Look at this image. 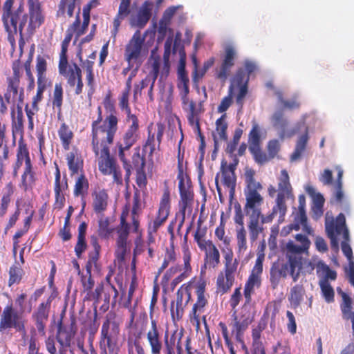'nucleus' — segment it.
Listing matches in <instances>:
<instances>
[{
	"label": "nucleus",
	"instance_id": "obj_1",
	"mask_svg": "<svg viewBox=\"0 0 354 354\" xmlns=\"http://www.w3.org/2000/svg\"><path fill=\"white\" fill-rule=\"evenodd\" d=\"M295 240L299 243H295L293 241L287 242L285 246V255L287 261L278 259L272 263L270 269V283L271 288H277L281 281L290 275L293 281L298 280L302 267V255L308 254L310 241L308 238L301 234H297L295 236Z\"/></svg>",
	"mask_w": 354,
	"mask_h": 354
},
{
	"label": "nucleus",
	"instance_id": "obj_2",
	"mask_svg": "<svg viewBox=\"0 0 354 354\" xmlns=\"http://www.w3.org/2000/svg\"><path fill=\"white\" fill-rule=\"evenodd\" d=\"M206 290L207 281L202 275L195 276L183 283L176 292V301L171 303L170 311L173 319L179 320L182 318L184 307L191 301V291L194 290L196 299L189 313V318L191 321L199 324L201 316L209 304V295Z\"/></svg>",
	"mask_w": 354,
	"mask_h": 354
},
{
	"label": "nucleus",
	"instance_id": "obj_3",
	"mask_svg": "<svg viewBox=\"0 0 354 354\" xmlns=\"http://www.w3.org/2000/svg\"><path fill=\"white\" fill-rule=\"evenodd\" d=\"M245 188L244 195L245 203L243 207L244 212L249 217L248 230L250 240L254 242L262 231L259 225V219H261V206L264 203V198L260 194L263 189L261 183L255 179V171L252 169H248L245 171Z\"/></svg>",
	"mask_w": 354,
	"mask_h": 354
},
{
	"label": "nucleus",
	"instance_id": "obj_4",
	"mask_svg": "<svg viewBox=\"0 0 354 354\" xmlns=\"http://www.w3.org/2000/svg\"><path fill=\"white\" fill-rule=\"evenodd\" d=\"M14 0H6L2 8L1 20L5 29L9 28L19 30V44H24V29L30 21L29 12H25L24 3H20L17 8H13ZM28 32V31L27 30Z\"/></svg>",
	"mask_w": 354,
	"mask_h": 354
},
{
	"label": "nucleus",
	"instance_id": "obj_5",
	"mask_svg": "<svg viewBox=\"0 0 354 354\" xmlns=\"http://www.w3.org/2000/svg\"><path fill=\"white\" fill-rule=\"evenodd\" d=\"M292 196V187L290 183L289 176L288 172L283 169L281 171V177L278 183V193L275 198L274 205L269 214L261 216V223H271L277 216H279L278 222L279 223H283L288 209L286 199L289 198Z\"/></svg>",
	"mask_w": 354,
	"mask_h": 354
},
{
	"label": "nucleus",
	"instance_id": "obj_6",
	"mask_svg": "<svg viewBox=\"0 0 354 354\" xmlns=\"http://www.w3.org/2000/svg\"><path fill=\"white\" fill-rule=\"evenodd\" d=\"M316 268L317 275L319 279V284L322 292L328 302L332 301V286L329 281L332 279V269L326 265L317 256H313L310 259L304 261L302 258V267L305 272L311 274Z\"/></svg>",
	"mask_w": 354,
	"mask_h": 354
},
{
	"label": "nucleus",
	"instance_id": "obj_7",
	"mask_svg": "<svg viewBox=\"0 0 354 354\" xmlns=\"http://www.w3.org/2000/svg\"><path fill=\"white\" fill-rule=\"evenodd\" d=\"M115 137L92 139V150L97 158L100 171L104 175H111V171L118 165L114 157L111 156L110 146Z\"/></svg>",
	"mask_w": 354,
	"mask_h": 354
},
{
	"label": "nucleus",
	"instance_id": "obj_8",
	"mask_svg": "<svg viewBox=\"0 0 354 354\" xmlns=\"http://www.w3.org/2000/svg\"><path fill=\"white\" fill-rule=\"evenodd\" d=\"M75 332L69 330L60 323L57 326L55 335H49L45 340V346L50 354H74L71 348Z\"/></svg>",
	"mask_w": 354,
	"mask_h": 354
},
{
	"label": "nucleus",
	"instance_id": "obj_9",
	"mask_svg": "<svg viewBox=\"0 0 354 354\" xmlns=\"http://www.w3.org/2000/svg\"><path fill=\"white\" fill-rule=\"evenodd\" d=\"M115 318L116 314L113 311H109L105 316L100 331V354H108L106 349L113 350L115 345V339L120 333V326Z\"/></svg>",
	"mask_w": 354,
	"mask_h": 354
},
{
	"label": "nucleus",
	"instance_id": "obj_10",
	"mask_svg": "<svg viewBox=\"0 0 354 354\" xmlns=\"http://www.w3.org/2000/svg\"><path fill=\"white\" fill-rule=\"evenodd\" d=\"M239 163V160L234 158L233 162L227 164V161L223 160L221 164V172L217 173L215 177V184L219 196H221V188L218 184V178L221 174L222 184L229 190L230 197L235 194L236 176L235 170Z\"/></svg>",
	"mask_w": 354,
	"mask_h": 354
},
{
	"label": "nucleus",
	"instance_id": "obj_11",
	"mask_svg": "<svg viewBox=\"0 0 354 354\" xmlns=\"http://www.w3.org/2000/svg\"><path fill=\"white\" fill-rule=\"evenodd\" d=\"M59 73L66 79L67 84L71 87L75 86V93L80 95L83 91L82 70L73 62L68 64V59L59 60L58 64Z\"/></svg>",
	"mask_w": 354,
	"mask_h": 354
},
{
	"label": "nucleus",
	"instance_id": "obj_12",
	"mask_svg": "<svg viewBox=\"0 0 354 354\" xmlns=\"http://www.w3.org/2000/svg\"><path fill=\"white\" fill-rule=\"evenodd\" d=\"M47 56L38 55L36 57L35 71L37 75V88L36 95L32 97L31 106L39 108V103L43 99V94L48 85L47 72Z\"/></svg>",
	"mask_w": 354,
	"mask_h": 354
},
{
	"label": "nucleus",
	"instance_id": "obj_13",
	"mask_svg": "<svg viewBox=\"0 0 354 354\" xmlns=\"http://www.w3.org/2000/svg\"><path fill=\"white\" fill-rule=\"evenodd\" d=\"M171 209L170 191L165 183L162 195L161 196L158 209L154 218L148 222L147 228L153 232H158L167 220Z\"/></svg>",
	"mask_w": 354,
	"mask_h": 354
},
{
	"label": "nucleus",
	"instance_id": "obj_14",
	"mask_svg": "<svg viewBox=\"0 0 354 354\" xmlns=\"http://www.w3.org/2000/svg\"><path fill=\"white\" fill-rule=\"evenodd\" d=\"M128 212L123 211L120 216V224L116 228L118 237L116 239L115 257L123 261L129 250L128 238L130 232V225L127 221Z\"/></svg>",
	"mask_w": 354,
	"mask_h": 354
},
{
	"label": "nucleus",
	"instance_id": "obj_15",
	"mask_svg": "<svg viewBox=\"0 0 354 354\" xmlns=\"http://www.w3.org/2000/svg\"><path fill=\"white\" fill-rule=\"evenodd\" d=\"M15 328L18 331L24 330V322L12 304L7 305L1 315L0 330Z\"/></svg>",
	"mask_w": 354,
	"mask_h": 354
},
{
	"label": "nucleus",
	"instance_id": "obj_16",
	"mask_svg": "<svg viewBox=\"0 0 354 354\" xmlns=\"http://www.w3.org/2000/svg\"><path fill=\"white\" fill-rule=\"evenodd\" d=\"M144 41L145 38L141 36L140 32L137 30L127 44L124 57L129 67H133V64L140 59Z\"/></svg>",
	"mask_w": 354,
	"mask_h": 354
},
{
	"label": "nucleus",
	"instance_id": "obj_17",
	"mask_svg": "<svg viewBox=\"0 0 354 354\" xmlns=\"http://www.w3.org/2000/svg\"><path fill=\"white\" fill-rule=\"evenodd\" d=\"M55 202L53 203V208L57 209H62L65 205V192L68 189V184L66 176H64L63 180H61V174L59 166L56 162H55Z\"/></svg>",
	"mask_w": 354,
	"mask_h": 354
},
{
	"label": "nucleus",
	"instance_id": "obj_18",
	"mask_svg": "<svg viewBox=\"0 0 354 354\" xmlns=\"http://www.w3.org/2000/svg\"><path fill=\"white\" fill-rule=\"evenodd\" d=\"M236 58V51L235 48L228 45L224 50V57L221 66L216 69L215 77L222 82H225L230 75L232 68L235 64Z\"/></svg>",
	"mask_w": 354,
	"mask_h": 354
},
{
	"label": "nucleus",
	"instance_id": "obj_19",
	"mask_svg": "<svg viewBox=\"0 0 354 354\" xmlns=\"http://www.w3.org/2000/svg\"><path fill=\"white\" fill-rule=\"evenodd\" d=\"M260 131L259 126L254 124L248 135L249 151L256 162H263L267 160L266 153L261 148Z\"/></svg>",
	"mask_w": 354,
	"mask_h": 354
},
{
	"label": "nucleus",
	"instance_id": "obj_20",
	"mask_svg": "<svg viewBox=\"0 0 354 354\" xmlns=\"http://www.w3.org/2000/svg\"><path fill=\"white\" fill-rule=\"evenodd\" d=\"M27 3L30 14L28 31L32 35L44 23L45 17L39 0H27Z\"/></svg>",
	"mask_w": 354,
	"mask_h": 354
},
{
	"label": "nucleus",
	"instance_id": "obj_21",
	"mask_svg": "<svg viewBox=\"0 0 354 354\" xmlns=\"http://www.w3.org/2000/svg\"><path fill=\"white\" fill-rule=\"evenodd\" d=\"M52 299L48 297L46 301L39 304L32 315V319L35 322L38 332L45 334V328L48 320Z\"/></svg>",
	"mask_w": 354,
	"mask_h": 354
},
{
	"label": "nucleus",
	"instance_id": "obj_22",
	"mask_svg": "<svg viewBox=\"0 0 354 354\" xmlns=\"http://www.w3.org/2000/svg\"><path fill=\"white\" fill-rule=\"evenodd\" d=\"M116 131L114 129L110 130L108 128L105 118L103 120L101 106L97 107V118L93 120L91 124V137L92 139L115 137Z\"/></svg>",
	"mask_w": 354,
	"mask_h": 354
},
{
	"label": "nucleus",
	"instance_id": "obj_23",
	"mask_svg": "<svg viewBox=\"0 0 354 354\" xmlns=\"http://www.w3.org/2000/svg\"><path fill=\"white\" fill-rule=\"evenodd\" d=\"M176 12V8L174 6H171L164 11L162 17L159 21L158 28L157 41L158 43L165 39L167 32L170 34L169 36H173V30L169 28V26Z\"/></svg>",
	"mask_w": 354,
	"mask_h": 354
},
{
	"label": "nucleus",
	"instance_id": "obj_24",
	"mask_svg": "<svg viewBox=\"0 0 354 354\" xmlns=\"http://www.w3.org/2000/svg\"><path fill=\"white\" fill-rule=\"evenodd\" d=\"M32 162L28 145L21 138L18 142V146L16 152V160L13 165V176L17 177L21 167L24 163V166Z\"/></svg>",
	"mask_w": 354,
	"mask_h": 354
},
{
	"label": "nucleus",
	"instance_id": "obj_25",
	"mask_svg": "<svg viewBox=\"0 0 354 354\" xmlns=\"http://www.w3.org/2000/svg\"><path fill=\"white\" fill-rule=\"evenodd\" d=\"M102 104L106 113L105 122L107 123L108 128L110 130L114 129L117 132L118 130L119 121L118 118V111L115 109L114 102L111 100V95L110 93L106 95L103 99Z\"/></svg>",
	"mask_w": 354,
	"mask_h": 354
},
{
	"label": "nucleus",
	"instance_id": "obj_26",
	"mask_svg": "<svg viewBox=\"0 0 354 354\" xmlns=\"http://www.w3.org/2000/svg\"><path fill=\"white\" fill-rule=\"evenodd\" d=\"M10 118L12 133L14 139L17 134L20 135L21 138H23L24 133V118L21 105L17 104L16 107L15 106L11 107Z\"/></svg>",
	"mask_w": 354,
	"mask_h": 354
},
{
	"label": "nucleus",
	"instance_id": "obj_27",
	"mask_svg": "<svg viewBox=\"0 0 354 354\" xmlns=\"http://www.w3.org/2000/svg\"><path fill=\"white\" fill-rule=\"evenodd\" d=\"M147 339L151 348V353L160 354L162 349V343L157 322L155 319L151 321V328L147 333Z\"/></svg>",
	"mask_w": 354,
	"mask_h": 354
},
{
	"label": "nucleus",
	"instance_id": "obj_28",
	"mask_svg": "<svg viewBox=\"0 0 354 354\" xmlns=\"http://www.w3.org/2000/svg\"><path fill=\"white\" fill-rule=\"evenodd\" d=\"M205 252L204 267L214 269L220 264L221 255L218 249L213 242H209L205 249H201Z\"/></svg>",
	"mask_w": 354,
	"mask_h": 354
},
{
	"label": "nucleus",
	"instance_id": "obj_29",
	"mask_svg": "<svg viewBox=\"0 0 354 354\" xmlns=\"http://www.w3.org/2000/svg\"><path fill=\"white\" fill-rule=\"evenodd\" d=\"M129 121H131V124L124 131L122 137V142H120L126 147H131L138 142L140 136L138 118L133 117Z\"/></svg>",
	"mask_w": 354,
	"mask_h": 354
},
{
	"label": "nucleus",
	"instance_id": "obj_30",
	"mask_svg": "<svg viewBox=\"0 0 354 354\" xmlns=\"http://www.w3.org/2000/svg\"><path fill=\"white\" fill-rule=\"evenodd\" d=\"M232 317V320L230 324V326L232 328V333L234 334L236 342H241V339L243 338L244 333L251 324L252 319L249 317H241L239 319L236 311L233 313Z\"/></svg>",
	"mask_w": 354,
	"mask_h": 354
},
{
	"label": "nucleus",
	"instance_id": "obj_31",
	"mask_svg": "<svg viewBox=\"0 0 354 354\" xmlns=\"http://www.w3.org/2000/svg\"><path fill=\"white\" fill-rule=\"evenodd\" d=\"M92 206L95 213L103 215L108 207L109 195L104 189L94 190L92 194Z\"/></svg>",
	"mask_w": 354,
	"mask_h": 354
},
{
	"label": "nucleus",
	"instance_id": "obj_32",
	"mask_svg": "<svg viewBox=\"0 0 354 354\" xmlns=\"http://www.w3.org/2000/svg\"><path fill=\"white\" fill-rule=\"evenodd\" d=\"M306 191L313 199L312 217L317 220L323 214L324 196L320 193L316 192L315 189L311 185L307 186Z\"/></svg>",
	"mask_w": 354,
	"mask_h": 354
},
{
	"label": "nucleus",
	"instance_id": "obj_33",
	"mask_svg": "<svg viewBox=\"0 0 354 354\" xmlns=\"http://www.w3.org/2000/svg\"><path fill=\"white\" fill-rule=\"evenodd\" d=\"M346 232L349 234L348 229L346 224V218L343 213L333 218V249L338 250L340 236H345Z\"/></svg>",
	"mask_w": 354,
	"mask_h": 354
},
{
	"label": "nucleus",
	"instance_id": "obj_34",
	"mask_svg": "<svg viewBox=\"0 0 354 354\" xmlns=\"http://www.w3.org/2000/svg\"><path fill=\"white\" fill-rule=\"evenodd\" d=\"M227 123L226 122V114L223 113L216 121V133H213L214 140V153H216L218 149V140L226 141L227 140Z\"/></svg>",
	"mask_w": 354,
	"mask_h": 354
},
{
	"label": "nucleus",
	"instance_id": "obj_35",
	"mask_svg": "<svg viewBox=\"0 0 354 354\" xmlns=\"http://www.w3.org/2000/svg\"><path fill=\"white\" fill-rule=\"evenodd\" d=\"M173 43V36H169L166 39L164 44V53H163V64L162 66L160 64V80L166 79L170 71V55L171 46Z\"/></svg>",
	"mask_w": 354,
	"mask_h": 354
},
{
	"label": "nucleus",
	"instance_id": "obj_36",
	"mask_svg": "<svg viewBox=\"0 0 354 354\" xmlns=\"http://www.w3.org/2000/svg\"><path fill=\"white\" fill-rule=\"evenodd\" d=\"M224 253V270L223 274L227 277H232L235 279V274L237 270L239 261L237 259H233L234 253L230 248H226V250H223Z\"/></svg>",
	"mask_w": 354,
	"mask_h": 354
},
{
	"label": "nucleus",
	"instance_id": "obj_37",
	"mask_svg": "<svg viewBox=\"0 0 354 354\" xmlns=\"http://www.w3.org/2000/svg\"><path fill=\"white\" fill-rule=\"evenodd\" d=\"M178 181L180 205L182 211L185 212L187 206L193 201L194 193L189 183H185V179H180Z\"/></svg>",
	"mask_w": 354,
	"mask_h": 354
},
{
	"label": "nucleus",
	"instance_id": "obj_38",
	"mask_svg": "<svg viewBox=\"0 0 354 354\" xmlns=\"http://www.w3.org/2000/svg\"><path fill=\"white\" fill-rule=\"evenodd\" d=\"M184 111L187 113V119L189 125L194 127L201 134L200 115L204 110L197 108L195 102H191L189 106Z\"/></svg>",
	"mask_w": 354,
	"mask_h": 354
},
{
	"label": "nucleus",
	"instance_id": "obj_39",
	"mask_svg": "<svg viewBox=\"0 0 354 354\" xmlns=\"http://www.w3.org/2000/svg\"><path fill=\"white\" fill-rule=\"evenodd\" d=\"M87 230V224L86 222H82L78 227L77 241L75 246V252L77 258H81L83 252L87 248L86 241V234Z\"/></svg>",
	"mask_w": 354,
	"mask_h": 354
},
{
	"label": "nucleus",
	"instance_id": "obj_40",
	"mask_svg": "<svg viewBox=\"0 0 354 354\" xmlns=\"http://www.w3.org/2000/svg\"><path fill=\"white\" fill-rule=\"evenodd\" d=\"M236 223L241 224L242 226L240 229L236 230V239L237 245V253L239 255H243L248 249L247 239H246V230L243 225V216L240 215L239 218L236 219Z\"/></svg>",
	"mask_w": 354,
	"mask_h": 354
},
{
	"label": "nucleus",
	"instance_id": "obj_41",
	"mask_svg": "<svg viewBox=\"0 0 354 354\" xmlns=\"http://www.w3.org/2000/svg\"><path fill=\"white\" fill-rule=\"evenodd\" d=\"M136 286H137L136 276V274H134L131 278V281L129 288L128 290L127 297L122 304V306L125 308H127L129 310V313H131V319H130L131 323H132L133 322L135 315H136V306L137 305V302H136L134 306H132L131 301H132L134 292L136 289Z\"/></svg>",
	"mask_w": 354,
	"mask_h": 354
},
{
	"label": "nucleus",
	"instance_id": "obj_42",
	"mask_svg": "<svg viewBox=\"0 0 354 354\" xmlns=\"http://www.w3.org/2000/svg\"><path fill=\"white\" fill-rule=\"evenodd\" d=\"M270 120L272 126L281 131L280 137L283 138L286 133L288 127V120L285 118L282 109L276 111L271 116Z\"/></svg>",
	"mask_w": 354,
	"mask_h": 354
},
{
	"label": "nucleus",
	"instance_id": "obj_43",
	"mask_svg": "<svg viewBox=\"0 0 354 354\" xmlns=\"http://www.w3.org/2000/svg\"><path fill=\"white\" fill-rule=\"evenodd\" d=\"M64 101V90L62 83H56L54 86L53 94L52 105L56 109L57 115L59 118L62 114V105Z\"/></svg>",
	"mask_w": 354,
	"mask_h": 354
},
{
	"label": "nucleus",
	"instance_id": "obj_44",
	"mask_svg": "<svg viewBox=\"0 0 354 354\" xmlns=\"http://www.w3.org/2000/svg\"><path fill=\"white\" fill-rule=\"evenodd\" d=\"M335 170L337 171V174L335 182L333 181V185L335 189V198L337 203L342 205L345 199L342 190V176L344 170L340 166H336Z\"/></svg>",
	"mask_w": 354,
	"mask_h": 354
},
{
	"label": "nucleus",
	"instance_id": "obj_45",
	"mask_svg": "<svg viewBox=\"0 0 354 354\" xmlns=\"http://www.w3.org/2000/svg\"><path fill=\"white\" fill-rule=\"evenodd\" d=\"M36 180V173L33 169L32 163L25 165L21 175V185L24 190H27L29 187L33 185Z\"/></svg>",
	"mask_w": 354,
	"mask_h": 354
},
{
	"label": "nucleus",
	"instance_id": "obj_46",
	"mask_svg": "<svg viewBox=\"0 0 354 354\" xmlns=\"http://www.w3.org/2000/svg\"><path fill=\"white\" fill-rule=\"evenodd\" d=\"M305 295V289L302 285L297 284L291 288L288 296V300L290 304L295 308L300 306L304 296Z\"/></svg>",
	"mask_w": 354,
	"mask_h": 354
},
{
	"label": "nucleus",
	"instance_id": "obj_47",
	"mask_svg": "<svg viewBox=\"0 0 354 354\" xmlns=\"http://www.w3.org/2000/svg\"><path fill=\"white\" fill-rule=\"evenodd\" d=\"M235 279L220 272L216 279V291L221 294L227 292L234 285Z\"/></svg>",
	"mask_w": 354,
	"mask_h": 354
},
{
	"label": "nucleus",
	"instance_id": "obj_48",
	"mask_svg": "<svg viewBox=\"0 0 354 354\" xmlns=\"http://www.w3.org/2000/svg\"><path fill=\"white\" fill-rule=\"evenodd\" d=\"M58 135L63 148L68 150L73 138V133L66 123H62L58 130Z\"/></svg>",
	"mask_w": 354,
	"mask_h": 354
},
{
	"label": "nucleus",
	"instance_id": "obj_49",
	"mask_svg": "<svg viewBox=\"0 0 354 354\" xmlns=\"http://www.w3.org/2000/svg\"><path fill=\"white\" fill-rule=\"evenodd\" d=\"M267 326L266 320L261 318L256 327L252 330V347L263 346L261 341V333L265 330Z\"/></svg>",
	"mask_w": 354,
	"mask_h": 354
},
{
	"label": "nucleus",
	"instance_id": "obj_50",
	"mask_svg": "<svg viewBox=\"0 0 354 354\" xmlns=\"http://www.w3.org/2000/svg\"><path fill=\"white\" fill-rule=\"evenodd\" d=\"M207 234V227H202L201 222L200 221L197 223V228L194 234V239L196 242L199 249H205L212 240H206L205 236Z\"/></svg>",
	"mask_w": 354,
	"mask_h": 354
},
{
	"label": "nucleus",
	"instance_id": "obj_51",
	"mask_svg": "<svg viewBox=\"0 0 354 354\" xmlns=\"http://www.w3.org/2000/svg\"><path fill=\"white\" fill-rule=\"evenodd\" d=\"M89 183L84 174H81L77 178L74 187L73 194L75 196L84 197L88 190Z\"/></svg>",
	"mask_w": 354,
	"mask_h": 354
},
{
	"label": "nucleus",
	"instance_id": "obj_52",
	"mask_svg": "<svg viewBox=\"0 0 354 354\" xmlns=\"http://www.w3.org/2000/svg\"><path fill=\"white\" fill-rule=\"evenodd\" d=\"M75 2L76 0H60L56 14L57 17H64L66 12L68 17H72L75 8Z\"/></svg>",
	"mask_w": 354,
	"mask_h": 354
},
{
	"label": "nucleus",
	"instance_id": "obj_53",
	"mask_svg": "<svg viewBox=\"0 0 354 354\" xmlns=\"http://www.w3.org/2000/svg\"><path fill=\"white\" fill-rule=\"evenodd\" d=\"M66 160L71 176L77 174L80 171L82 170L83 161L77 157V153L70 152L67 154Z\"/></svg>",
	"mask_w": 354,
	"mask_h": 354
},
{
	"label": "nucleus",
	"instance_id": "obj_54",
	"mask_svg": "<svg viewBox=\"0 0 354 354\" xmlns=\"http://www.w3.org/2000/svg\"><path fill=\"white\" fill-rule=\"evenodd\" d=\"M150 6L151 3L148 1H145L138 13L137 26L140 28H143L151 18V9Z\"/></svg>",
	"mask_w": 354,
	"mask_h": 354
},
{
	"label": "nucleus",
	"instance_id": "obj_55",
	"mask_svg": "<svg viewBox=\"0 0 354 354\" xmlns=\"http://www.w3.org/2000/svg\"><path fill=\"white\" fill-rule=\"evenodd\" d=\"M337 291L341 295L342 299L341 310L343 314V317L346 318L351 316V315L354 313V312L352 311L351 298L348 295L343 292L340 288H337Z\"/></svg>",
	"mask_w": 354,
	"mask_h": 354
},
{
	"label": "nucleus",
	"instance_id": "obj_56",
	"mask_svg": "<svg viewBox=\"0 0 354 354\" xmlns=\"http://www.w3.org/2000/svg\"><path fill=\"white\" fill-rule=\"evenodd\" d=\"M151 59L152 60L151 63V67L153 68V78H152V82L150 85L148 95L151 101L153 100V89L155 84V82L156 79L158 78V75H160V56L159 55H155L151 56Z\"/></svg>",
	"mask_w": 354,
	"mask_h": 354
},
{
	"label": "nucleus",
	"instance_id": "obj_57",
	"mask_svg": "<svg viewBox=\"0 0 354 354\" xmlns=\"http://www.w3.org/2000/svg\"><path fill=\"white\" fill-rule=\"evenodd\" d=\"M130 92L122 91V95L119 98V106L122 111H124L127 115V121H129L130 119L138 118L135 114L131 113V107L129 103V97Z\"/></svg>",
	"mask_w": 354,
	"mask_h": 354
},
{
	"label": "nucleus",
	"instance_id": "obj_58",
	"mask_svg": "<svg viewBox=\"0 0 354 354\" xmlns=\"http://www.w3.org/2000/svg\"><path fill=\"white\" fill-rule=\"evenodd\" d=\"M24 274V270L18 263L13 264L9 270L8 286H11L15 283H19Z\"/></svg>",
	"mask_w": 354,
	"mask_h": 354
},
{
	"label": "nucleus",
	"instance_id": "obj_59",
	"mask_svg": "<svg viewBox=\"0 0 354 354\" xmlns=\"http://www.w3.org/2000/svg\"><path fill=\"white\" fill-rule=\"evenodd\" d=\"M268 154L266 153V160L263 162H257L260 165H263L270 160L273 159L280 151V143L279 140L274 139L268 142L267 145Z\"/></svg>",
	"mask_w": 354,
	"mask_h": 354
},
{
	"label": "nucleus",
	"instance_id": "obj_60",
	"mask_svg": "<svg viewBox=\"0 0 354 354\" xmlns=\"http://www.w3.org/2000/svg\"><path fill=\"white\" fill-rule=\"evenodd\" d=\"M113 229L110 227L109 218H101L98 221V236L102 239H108L113 232Z\"/></svg>",
	"mask_w": 354,
	"mask_h": 354
},
{
	"label": "nucleus",
	"instance_id": "obj_61",
	"mask_svg": "<svg viewBox=\"0 0 354 354\" xmlns=\"http://www.w3.org/2000/svg\"><path fill=\"white\" fill-rule=\"evenodd\" d=\"M128 354H145V349L142 345L140 338H129L127 341Z\"/></svg>",
	"mask_w": 354,
	"mask_h": 354
},
{
	"label": "nucleus",
	"instance_id": "obj_62",
	"mask_svg": "<svg viewBox=\"0 0 354 354\" xmlns=\"http://www.w3.org/2000/svg\"><path fill=\"white\" fill-rule=\"evenodd\" d=\"M248 81L249 77L245 75V70L243 68H239L234 75L230 86H232V91H234V87H241L243 85L248 86Z\"/></svg>",
	"mask_w": 354,
	"mask_h": 354
},
{
	"label": "nucleus",
	"instance_id": "obj_63",
	"mask_svg": "<svg viewBox=\"0 0 354 354\" xmlns=\"http://www.w3.org/2000/svg\"><path fill=\"white\" fill-rule=\"evenodd\" d=\"M341 250L348 261L354 260L353 250L350 245V234L346 232L345 236H341Z\"/></svg>",
	"mask_w": 354,
	"mask_h": 354
},
{
	"label": "nucleus",
	"instance_id": "obj_64",
	"mask_svg": "<svg viewBox=\"0 0 354 354\" xmlns=\"http://www.w3.org/2000/svg\"><path fill=\"white\" fill-rule=\"evenodd\" d=\"M306 142L307 137L306 136H302L298 140L295 151L290 156V160L292 162L297 161L301 158L302 153L306 149Z\"/></svg>",
	"mask_w": 354,
	"mask_h": 354
}]
</instances>
